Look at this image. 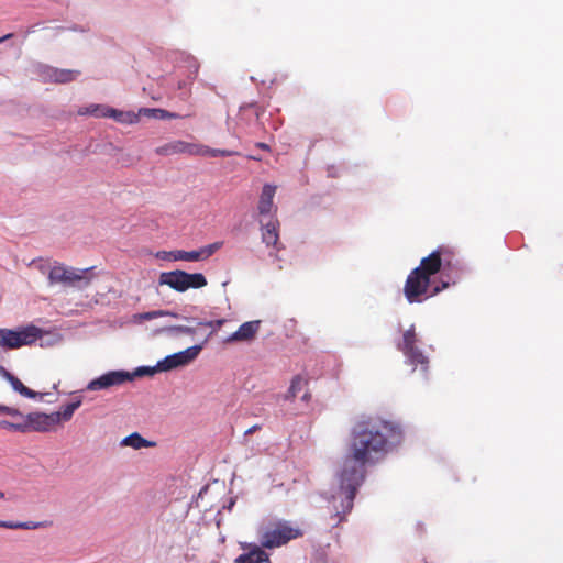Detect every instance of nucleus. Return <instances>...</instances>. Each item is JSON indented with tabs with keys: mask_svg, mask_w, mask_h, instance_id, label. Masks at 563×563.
<instances>
[{
	"mask_svg": "<svg viewBox=\"0 0 563 563\" xmlns=\"http://www.w3.org/2000/svg\"><path fill=\"white\" fill-rule=\"evenodd\" d=\"M301 399L306 402H309L311 399V394L308 390H306L305 394L302 395Z\"/></svg>",
	"mask_w": 563,
	"mask_h": 563,
	"instance_id": "obj_36",
	"label": "nucleus"
},
{
	"mask_svg": "<svg viewBox=\"0 0 563 563\" xmlns=\"http://www.w3.org/2000/svg\"><path fill=\"white\" fill-rule=\"evenodd\" d=\"M183 277L184 271L180 269L164 272L159 275L158 283L159 285H166L178 292H184L185 280Z\"/></svg>",
	"mask_w": 563,
	"mask_h": 563,
	"instance_id": "obj_16",
	"label": "nucleus"
},
{
	"mask_svg": "<svg viewBox=\"0 0 563 563\" xmlns=\"http://www.w3.org/2000/svg\"><path fill=\"white\" fill-rule=\"evenodd\" d=\"M301 536L302 531L298 527H292L286 521H279L261 531L260 543L261 548L273 549Z\"/></svg>",
	"mask_w": 563,
	"mask_h": 563,
	"instance_id": "obj_4",
	"label": "nucleus"
},
{
	"mask_svg": "<svg viewBox=\"0 0 563 563\" xmlns=\"http://www.w3.org/2000/svg\"><path fill=\"white\" fill-rule=\"evenodd\" d=\"M122 444L131 446L136 450L142 449V448H150V446L154 445L153 442L144 439L137 432H134V433L125 437L122 441Z\"/></svg>",
	"mask_w": 563,
	"mask_h": 563,
	"instance_id": "obj_23",
	"label": "nucleus"
},
{
	"mask_svg": "<svg viewBox=\"0 0 563 563\" xmlns=\"http://www.w3.org/2000/svg\"><path fill=\"white\" fill-rule=\"evenodd\" d=\"M4 498V493L0 490V499Z\"/></svg>",
	"mask_w": 563,
	"mask_h": 563,
	"instance_id": "obj_39",
	"label": "nucleus"
},
{
	"mask_svg": "<svg viewBox=\"0 0 563 563\" xmlns=\"http://www.w3.org/2000/svg\"><path fill=\"white\" fill-rule=\"evenodd\" d=\"M164 316H170V317H174V318L178 317L177 313H174L172 311L154 310V311H148V312L140 313V314L136 316V318L140 319V320H152V319H156V318L164 317Z\"/></svg>",
	"mask_w": 563,
	"mask_h": 563,
	"instance_id": "obj_30",
	"label": "nucleus"
},
{
	"mask_svg": "<svg viewBox=\"0 0 563 563\" xmlns=\"http://www.w3.org/2000/svg\"><path fill=\"white\" fill-rule=\"evenodd\" d=\"M79 75L78 70L51 68L47 70V77L51 81L66 84L75 80Z\"/></svg>",
	"mask_w": 563,
	"mask_h": 563,
	"instance_id": "obj_19",
	"label": "nucleus"
},
{
	"mask_svg": "<svg viewBox=\"0 0 563 563\" xmlns=\"http://www.w3.org/2000/svg\"><path fill=\"white\" fill-rule=\"evenodd\" d=\"M262 242L266 246H273L276 251L282 249L279 243V221L275 217H271L266 223L261 225Z\"/></svg>",
	"mask_w": 563,
	"mask_h": 563,
	"instance_id": "obj_11",
	"label": "nucleus"
},
{
	"mask_svg": "<svg viewBox=\"0 0 563 563\" xmlns=\"http://www.w3.org/2000/svg\"><path fill=\"white\" fill-rule=\"evenodd\" d=\"M196 143H188L185 141H173L170 143L158 146L155 152L158 155H174V154H188L194 156Z\"/></svg>",
	"mask_w": 563,
	"mask_h": 563,
	"instance_id": "obj_14",
	"label": "nucleus"
},
{
	"mask_svg": "<svg viewBox=\"0 0 563 563\" xmlns=\"http://www.w3.org/2000/svg\"><path fill=\"white\" fill-rule=\"evenodd\" d=\"M91 268L75 269L66 267L64 265H55L48 273L49 284H65V285H78L79 287H87L91 277L88 273Z\"/></svg>",
	"mask_w": 563,
	"mask_h": 563,
	"instance_id": "obj_5",
	"label": "nucleus"
},
{
	"mask_svg": "<svg viewBox=\"0 0 563 563\" xmlns=\"http://www.w3.org/2000/svg\"><path fill=\"white\" fill-rule=\"evenodd\" d=\"M0 416H8L10 419L0 418V429L11 432L25 433L26 415L14 407L0 405Z\"/></svg>",
	"mask_w": 563,
	"mask_h": 563,
	"instance_id": "obj_9",
	"label": "nucleus"
},
{
	"mask_svg": "<svg viewBox=\"0 0 563 563\" xmlns=\"http://www.w3.org/2000/svg\"><path fill=\"white\" fill-rule=\"evenodd\" d=\"M166 331L169 333H181L188 335H194L196 333L194 328L186 325H173L167 328Z\"/></svg>",
	"mask_w": 563,
	"mask_h": 563,
	"instance_id": "obj_31",
	"label": "nucleus"
},
{
	"mask_svg": "<svg viewBox=\"0 0 563 563\" xmlns=\"http://www.w3.org/2000/svg\"><path fill=\"white\" fill-rule=\"evenodd\" d=\"M0 375L10 383L11 387L14 391L19 393L21 396L35 399L37 397L42 398V394L34 391L26 387L16 376L7 371L3 366H0Z\"/></svg>",
	"mask_w": 563,
	"mask_h": 563,
	"instance_id": "obj_15",
	"label": "nucleus"
},
{
	"mask_svg": "<svg viewBox=\"0 0 563 563\" xmlns=\"http://www.w3.org/2000/svg\"><path fill=\"white\" fill-rule=\"evenodd\" d=\"M449 284H450L449 282H446V280H442V282H441V286H435V287L433 288V291L430 294V296L437 295V294H438V292H440L442 289L448 288V287H449Z\"/></svg>",
	"mask_w": 563,
	"mask_h": 563,
	"instance_id": "obj_34",
	"label": "nucleus"
},
{
	"mask_svg": "<svg viewBox=\"0 0 563 563\" xmlns=\"http://www.w3.org/2000/svg\"><path fill=\"white\" fill-rule=\"evenodd\" d=\"M155 256L159 260L165 261H187V262H197L196 252L195 251H158Z\"/></svg>",
	"mask_w": 563,
	"mask_h": 563,
	"instance_id": "obj_18",
	"label": "nucleus"
},
{
	"mask_svg": "<svg viewBox=\"0 0 563 563\" xmlns=\"http://www.w3.org/2000/svg\"><path fill=\"white\" fill-rule=\"evenodd\" d=\"M12 36H13V34L9 33V34H7V35H4V36H2V37H0V44H2L4 41H7V40L11 38Z\"/></svg>",
	"mask_w": 563,
	"mask_h": 563,
	"instance_id": "obj_37",
	"label": "nucleus"
},
{
	"mask_svg": "<svg viewBox=\"0 0 563 563\" xmlns=\"http://www.w3.org/2000/svg\"><path fill=\"white\" fill-rule=\"evenodd\" d=\"M261 321H247L239 327V329L232 333L227 340V343L231 342H249L252 341L257 332L260 331Z\"/></svg>",
	"mask_w": 563,
	"mask_h": 563,
	"instance_id": "obj_12",
	"label": "nucleus"
},
{
	"mask_svg": "<svg viewBox=\"0 0 563 563\" xmlns=\"http://www.w3.org/2000/svg\"><path fill=\"white\" fill-rule=\"evenodd\" d=\"M260 429H261V426H260V424H254V426H252L251 428H249V429L244 432V434H245V435H250V434L254 433L255 431H257V430H260Z\"/></svg>",
	"mask_w": 563,
	"mask_h": 563,
	"instance_id": "obj_35",
	"label": "nucleus"
},
{
	"mask_svg": "<svg viewBox=\"0 0 563 563\" xmlns=\"http://www.w3.org/2000/svg\"><path fill=\"white\" fill-rule=\"evenodd\" d=\"M109 118H113L117 122L132 124L139 121V115L134 112H125L111 108Z\"/></svg>",
	"mask_w": 563,
	"mask_h": 563,
	"instance_id": "obj_25",
	"label": "nucleus"
},
{
	"mask_svg": "<svg viewBox=\"0 0 563 563\" xmlns=\"http://www.w3.org/2000/svg\"><path fill=\"white\" fill-rule=\"evenodd\" d=\"M234 563H272L268 554L258 545H254L247 553L239 555Z\"/></svg>",
	"mask_w": 563,
	"mask_h": 563,
	"instance_id": "obj_17",
	"label": "nucleus"
},
{
	"mask_svg": "<svg viewBox=\"0 0 563 563\" xmlns=\"http://www.w3.org/2000/svg\"><path fill=\"white\" fill-rule=\"evenodd\" d=\"M224 322H225L224 319H219L216 321L199 322V325L209 327V328H212L213 330H216V329H219Z\"/></svg>",
	"mask_w": 563,
	"mask_h": 563,
	"instance_id": "obj_33",
	"label": "nucleus"
},
{
	"mask_svg": "<svg viewBox=\"0 0 563 563\" xmlns=\"http://www.w3.org/2000/svg\"><path fill=\"white\" fill-rule=\"evenodd\" d=\"M131 380H133L131 373L125 371H111L89 382L87 389L93 391L102 390L113 386H121Z\"/></svg>",
	"mask_w": 563,
	"mask_h": 563,
	"instance_id": "obj_8",
	"label": "nucleus"
},
{
	"mask_svg": "<svg viewBox=\"0 0 563 563\" xmlns=\"http://www.w3.org/2000/svg\"><path fill=\"white\" fill-rule=\"evenodd\" d=\"M26 429L25 433L29 432H48L56 424H58V416L44 412H30L26 413Z\"/></svg>",
	"mask_w": 563,
	"mask_h": 563,
	"instance_id": "obj_10",
	"label": "nucleus"
},
{
	"mask_svg": "<svg viewBox=\"0 0 563 563\" xmlns=\"http://www.w3.org/2000/svg\"><path fill=\"white\" fill-rule=\"evenodd\" d=\"M457 261H454V253L446 246H439L427 257L420 261V265L413 268L407 276L404 294L410 302H420L423 296H427L431 277L437 273L448 269H457Z\"/></svg>",
	"mask_w": 563,
	"mask_h": 563,
	"instance_id": "obj_2",
	"label": "nucleus"
},
{
	"mask_svg": "<svg viewBox=\"0 0 563 563\" xmlns=\"http://www.w3.org/2000/svg\"><path fill=\"white\" fill-rule=\"evenodd\" d=\"M223 245V242H214L211 244H208L206 246H202L199 250H195L196 252V260L198 261H205L209 258L211 255H213L219 249H221Z\"/></svg>",
	"mask_w": 563,
	"mask_h": 563,
	"instance_id": "obj_28",
	"label": "nucleus"
},
{
	"mask_svg": "<svg viewBox=\"0 0 563 563\" xmlns=\"http://www.w3.org/2000/svg\"><path fill=\"white\" fill-rule=\"evenodd\" d=\"M80 405H81V400L78 399L76 401L65 405L60 411L53 412V415L58 416V423L60 421H68L71 419L75 410L78 409L80 407Z\"/></svg>",
	"mask_w": 563,
	"mask_h": 563,
	"instance_id": "obj_27",
	"label": "nucleus"
},
{
	"mask_svg": "<svg viewBox=\"0 0 563 563\" xmlns=\"http://www.w3.org/2000/svg\"><path fill=\"white\" fill-rule=\"evenodd\" d=\"M110 109L111 108L101 104H91L89 107L80 109L78 113L81 115L90 114L96 118H109Z\"/></svg>",
	"mask_w": 563,
	"mask_h": 563,
	"instance_id": "obj_26",
	"label": "nucleus"
},
{
	"mask_svg": "<svg viewBox=\"0 0 563 563\" xmlns=\"http://www.w3.org/2000/svg\"><path fill=\"white\" fill-rule=\"evenodd\" d=\"M307 385L308 379L301 375H296L290 382V386L285 395V399L294 400L300 391L307 388Z\"/></svg>",
	"mask_w": 563,
	"mask_h": 563,
	"instance_id": "obj_22",
	"label": "nucleus"
},
{
	"mask_svg": "<svg viewBox=\"0 0 563 563\" xmlns=\"http://www.w3.org/2000/svg\"><path fill=\"white\" fill-rule=\"evenodd\" d=\"M183 278L185 280L184 291H186L190 288L199 289V288L207 286V284H208L206 277L201 273H192L191 274V273H187L184 271Z\"/></svg>",
	"mask_w": 563,
	"mask_h": 563,
	"instance_id": "obj_21",
	"label": "nucleus"
},
{
	"mask_svg": "<svg viewBox=\"0 0 563 563\" xmlns=\"http://www.w3.org/2000/svg\"><path fill=\"white\" fill-rule=\"evenodd\" d=\"M256 146L262 150H268V145L262 142L257 143Z\"/></svg>",
	"mask_w": 563,
	"mask_h": 563,
	"instance_id": "obj_38",
	"label": "nucleus"
},
{
	"mask_svg": "<svg viewBox=\"0 0 563 563\" xmlns=\"http://www.w3.org/2000/svg\"><path fill=\"white\" fill-rule=\"evenodd\" d=\"M417 341L418 339L416 327L412 324L408 330L404 332L402 341L398 343V350L405 354L410 364L415 366L421 365L422 368L426 369L428 365V358L416 346Z\"/></svg>",
	"mask_w": 563,
	"mask_h": 563,
	"instance_id": "obj_6",
	"label": "nucleus"
},
{
	"mask_svg": "<svg viewBox=\"0 0 563 563\" xmlns=\"http://www.w3.org/2000/svg\"><path fill=\"white\" fill-rule=\"evenodd\" d=\"M236 152L230 150L211 148L203 144H196L194 156H210V157H229L235 155Z\"/></svg>",
	"mask_w": 563,
	"mask_h": 563,
	"instance_id": "obj_20",
	"label": "nucleus"
},
{
	"mask_svg": "<svg viewBox=\"0 0 563 563\" xmlns=\"http://www.w3.org/2000/svg\"><path fill=\"white\" fill-rule=\"evenodd\" d=\"M43 334L44 331L34 324L16 329L0 328V346L5 350H16L33 344Z\"/></svg>",
	"mask_w": 563,
	"mask_h": 563,
	"instance_id": "obj_3",
	"label": "nucleus"
},
{
	"mask_svg": "<svg viewBox=\"0 0 563 563\" xmlns=\"http://www.w3.org/2000/svg\"><path fill=\"white\" fill-rule=\"evenodd\" d=\"M401 439L402 429L397 422L374 417H363L354 422L339 474L340 488L345 490L349 510L357 488L365 479L366 466L384 460Z\"/></svg>",
	"mask_w": 563,
	"mask_h": 563,
	"instance_id": "obj_1",
	"label": "nucleus"
},
{
	"mask_svg": "<svg viewBox=\"0 0 563 563\" xmlns=\"http://www.w3.org/2000/svg\"><path fill=\"white\" fill-rule=\"evenodd\" d=\"M276 192V187L269 184L263 186L262 194L258 200V213L261 216H271L274 217L276 213V206L274 205V196Z\"/></svg>",
	"mask_w": 563,
	"mask_h": 563,
	"instance_id": "obj_13",
	"label": "nucleus"
},
{
	"mask_svg": "<svg viewBox=\"0 0 563 563\" xmlns=\"http://www.w3.org/2000/svg\"><path fill=\"white\" fill-rule=\"evenodd\" d=\"M201 351V345H194L184 351L166 356L157 362V368L162 372H168L192 362Z\"/></svg>",
	"mask_w": 563,
	"mask_h": 563,
	"instance_id": "obj_7",
	"label": "nucleus"
},
{
	"mask_svg": "<svg viewBox=\"0 0 563 563\" xmlns=\"http://www.w3.org/2000/svg\"><path fill=\"white\" fill-rule=\"evenodd\" d=\"M140 113L144 114L146 117L154 118V119H159V120L181 118V115H179L177 113H174V112H169V111L164 110V109L142 108V109H140Z\"/></svg>",
	"mask_w": 563,
	"mask_h": 563,
	"instance_id": "obj_24",
	"label": "nucleus"
},
{
	"mask_svg": "<svg viewBox=\"0 0 563 563\" xmlns=\"http://www.w3.org/2000/svg\"><path fill=\"white\" fill-rule=\"evenodd\" d=\"M2 525H4V520H0V528H2Z\"/></svg>",
	"mask_w": 563,
	"mask_h": 563,
	"instance_id": "obj_40",
	"label": "nucleus"
},
{
	"mask_svg": "<svg viewBox=\"0 0 563 563\" xmlns=\"http://www.w3.org/2000/svg\"><path fill=\"white\" fill-rule=\"evenodd\" d=\"M157 372H159L157 368V365L154 367L143 366V367L136 368L135 372L131 373V375H133V378H134V377L144 376V375H153Z\"/></svg>",
	"mask_w": 563,
	"mask_h": 563,
	"instance_id": "obj_32",
	"label": "nucleus"
},
{
	"mask_svg": "<svg viewBox=\"0 0 563 563\" xmlns=\"http://www.w3.org/2000/svg\"><path fill=\"white\" fill-rule=\"evenodd\" d=\"M40 527H43V522H35V521L14 522V521H5L4 520V525H2V528L13 529V530H16V529L30 530V529H37Z\"/></svg>",
	"mask_w": 563,
	"mask_h": 563,
	"instance_id": "obj_29",
	"label": "nucleus"
}]
</instances>
